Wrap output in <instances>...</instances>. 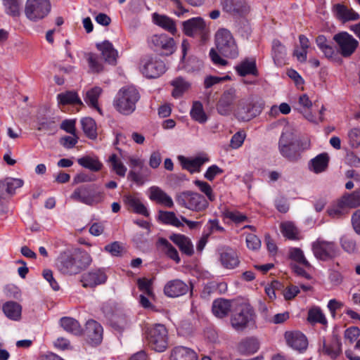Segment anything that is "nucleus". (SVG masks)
<instances>
[{
  "label": "nucleus",
  "mask_w": 360,
  "mask_h": 360,
  "mask_svg": "<svg viewBox=\"0 0 360 360\" xmlns=\"http://www.w3.org/2000/svg\"><path fill=\"white\" fill-rule=\"evenodd\" d=\"M214 43L217 50L211 49L210 57L212 63L217 66H226L228 61L223 56L235 59L239 56L238 46L232 33L226 28H219L214 34Z\"/></svg>",
  "instance_id": "obj_1"
},
{
  "label": "nucleus",
  "mask_w": 360,
  "mask_h": 360,
  "mask_svg": "<svg viewBox=\"0 0 360 360\" xmlns=\"http://www.w3.org/2000/svg\"><path fill=\"white\" fill-rule=\"evenodd\" d=\"M92 262L91 255L85 251H65L57 259L58 269L63 274H77L87 268Z\"/></svg>",
  "instance_id": "obj_2"
},
{
  "label": "nucleus",
  "mask_w": 360,
  "mask_h": 360,
  "mask_svg": "<svg viewBox=\"0 0 360 360\" xmlns=\"http://www.w3.org/2000/svg\"><path fill=\"white\" fill-rule=\"evenodd\" d=\"M140 99V94L134 86H127L121 88L117 93L113 105L121 114L129 115L136 110V105Z\"/></svg>",
  "instance_id": "obj_3"
},
{
  "label": "nucleus",
  "mask_w": 360,
  "mask_h": 360,
  "mask_svg": "<svg viewBox=\"0 0 360 360\" xmlns=\"http://www.w3.org/2000/svg\"><path fill=\"white\" fill-rule=\"evenodd\" d=\"M230 322L231 327L237 332L257 328L256 314L252 307L248 304L241 305L239 310L232 314Z\"/></svg>",
  "instance_id": "obj_4"
},
{
  "label": "nucleus",
  "mask_w": 360,
  "mask_h": 360,
  "mask_svg": "<svg viewBox=\"0 0 360 360\" xmlns=\"http://www.w3.org/2000/svg\"><path fill=\"white\" fill-rule=\"evenodd\" d=\"M70 198L75 201L92 206L103 201V193L97 191L96 185L81 186L75 189Z\"/></svg>",
  "instance_id": "obj_5"
},
{
  "label": "nucleus",
  "mask_w": 360,
  "mask_h": 360,
  "mask_svg": "<svg viewBox=\"0 0 360 360\" xmlns=\"http://www.w3.org/2000/svg\"><path fill=\"white\" fill-rule=\"evenodd\" d=\"M51 10L50 0H27L24 12L28 20L38 22L48 16Z\"/></svg>",
  "instance_id": "obj_6"
},
{
  "label": "nucleus",
  "mask_w": 360,
  "mask_h": 360,
  "mask_svg": "<svg viewBox=\"0 0 360 360\" xmlns=\"http://www.w3.org/2000/svg\"><path fill=\"white\" fill-rule=\"evenodd\" d=\"M146 340L149 347L158 352L165 350L167 345V330L164 325L155 324L148 328Z\"/></svg>",
  "instance_id": "obj_7"
},
{
  "label": "nucleus",
  "mask_w": 360,
  "mask_h": 360,
  "mask_svg": "<svg viewBox=\"0 0 360 360\" xmlns=\"http://www.w3.org/2000/svg\"><path fill=\"white\" fill-rule=\"evenodd\" d=\"M333 39L336 44L338 60H339V54L343 58H349L359 46L358 41L347 32H340L334 34Z\"/></svg>",
  "instance_id": "obj_8"
},
{
  "label": "nucleus",
  "mask_w": 360,
  "mask_h": 360,
  "mask_svg": "<svg viewBox=\"0 0 360 360\" xmlns=\"http://www.w3.org/2000/svg\"><path fill=\"white\" fill-rule=\"evenodd\" d=\"M311 250L314 257L321 261H328L340 255V250L335 243L318 238L311 243Z\"/></svg>",
  "instance_id": "obj_9"
},
{
  "label": "nucleus",
  "mask_w": 360,
  "mask_h": 360,
  "mask_svg": "<svg viewBox=\"0 0 360 360\" xmlns=\"http://www.w3.org/2000/svg\"><path fill=\"white\" fill-rule=\"evenodd\" d=\"M165 63L156 56H145L141 60L140 71L147 78H157L166 71Z\"/></svg>",
  "instance_id": "obj_10"
},
{
  "label": "nucleus",
  "mask_w": 360,
  "mask_h": 360,
  "mask_svg": "<svg viewBox=\"0 0 360 360\" xmlns=\"http://www.w3.org/2000/svg\"><path fill=\"white\" fill-rule=\"evenodd\" d=\"M176 202L181 207L196 212L205 210L208 206V202L203 195L192 191L181 193L176 198Z\"/></svg>",
  "instance_id": "obj_11"
},
{
  "label": "nucleus",
  "mask_w": 360,
  "mask_h": 360,
  "mask_svg": "<svg viewBox=\"0 0 360 360\" xmlns=\"http://www.w3.org/2000/svg\"><path fill=\"white\" fill-rule=\"evenodd\" d=\"M148 44L151 49L165 56L172 55L176 48L174 39L164 33L152 35L148 39Z\"/></svg>",
  "instance_id": "obj_12"
},
{
  "label": "nucleus",
  "mask_w": 360,
  "mask_h": 360,
  "mask_svg": "<svg viewBox=\"0 0 360 360\" xmlns=\"http://www.w3.org/2000/svg\"><path fill=\"white\" fill-rule=\"evenodd\" d=\"M122 201L126 209L135 214L148 217L150 212L141 193H128L122 196Z\"/></svg>",
  "instance_id": "obj_13"
},
{
  "label": "nucleus",
  "mask_w": 360,
  "mask_h": 360,
  "mask_svg": "<svg viewBox=\"0 0 360 360\" xmlns=\"http://www.w3.org/2000/svg\"><path fill=\"white\" fill-rule=\"evenodd\" d=\"M262 103H254L250 99H242L238 103L236 117L241 121L247 122L259 115L263 109Z\"/></svg>",
  "instance_id": "obj_14"
},
{
  "label": "nucleus",
  "mask_w": 360,
  "mask_h": 360,
  "mask_svg": "<svg viewBox=\"0 0 360 360\" xmlns=\"http://www.w3.org/2000/svg\"><path fill=\"white\" fill-rule=\"evenodd\" d=\"M236 98L237 92L235 88L231 87L225 90L217 103V112L223 116L231 115L233 110Z\"/></svg>",
  "instance_id": "obj_15"
},
{
  "label": "nucleus",
  "mask_w": 360,
  "mask_h": 360,
  "mask_svg": "<svg viewBox=\"0 0 360 360\" xmlns=\"http://www.w3.org/2000/svg\"><path fill=\"white\" fill-rule=\"evenodd\" d=\"M217 254L221 265L226 269H233L240 264L237 251L229 246H224L218 249Z\"/></svg>",
  "instance_id": "obj_16"
},
{
  "label": "nucleus",
  "mask_w": 360,
  "mask_h": 360,
  "mask_svg": "<svg viewBox=\"0 0 360 360\" xmlns=\"http://www.w3.org/2000/svg\"><path fill=\"white\" fill-rule=\"evenodd\" d=\"M107 278L104 269H93L82 274L81 282L84 288H94L105 283Z\"/></svg>",
  "instance_id": "obj_17"
},
{
  "label": "nucleus",
  "mask_w": 360,
  "mask_h": 360,
  "mask_svg": "<svg viewBox=\"0 0 360 360\" xmlns=\"http://www.w3.org/2000/svg\"><path fill=\"white\" fill-rule=\"evenodd\" d=\"M103 328L98 322L92 319L86 321L84 335L89 344H100L103 340Z\"/></svg>",
  "instance_id": "obj_18"
},
{
  "label": "nucleus",
  "mask_w": 360,
  "mask_h": 360,
  "mask_svg": "<svg viewBox=\"0 0 360 360\" xmlns=\"http://www.w3.org/2000/svg\"><path fill=\"white\" fill-rule=\"evenodd\" d=\"M184 33L188 37H194L197 34L204 36L207 28L204 20L200 17L192 18L182 23Z\"/></svg>",
  "instance_id": "obj_19"
},
{
  "label": "nucleus",
  "mask_w": 360,
  "mask_h": 360,
  "mask_svg": "<svg viewBox=\"0 0 360 360\" xmlns=\"http://www.w3.org/2000/svg\"><path fill=\"white\" fill-rule=\"evenodd\" d=\"M288 345L299 352L304 351L308 346L306 336L300 331H288L285 333Z\"/></svg>",
  "instance_id": "obj_20"
},
{
  "label": "nucleus",
  "mask_w": 360,
  "mask_h": 360,
  "mask_svg": "<svg viewBox=\"0 0 360 360\" xmlns=\"http://www.w3.org/2000/svg\"><path fill=\"white\" fill-rule=\"evenodd\" d=\"M234 69L240 77H245L247 75L257 77L259 75L256 59L254 57L243 59L234 67Z\"/></svg>",
  "instance_id": "obj_21"
},
{
  "label": "nucleus",
  "mask_w": 360,
  "mask_h": 360,
  "mask_svg": "<svg viewBox=\"0 0 360 360\" xmlns=\"http://www.w3.org/2000/svg\"><path fill=\"white\" fill-rule=\"evenodd\" d=\"M223 10L233 15H243L249 8L245 0H221Z\"/></svg>",
  "instance_id": "obj_22"
},
{
  "label": "nucleus",
  "mask_w": 360,
  "mask_h": 360,
  "mask_svg": "<svg viewBox=\"0 0 360 360\" xmlns=\"http://www.w3.org/2000/svg\"><path fill=\"white\" fill-rule=\"evenodd\" d=\"M178 160L182 167L191 173L199 172L200 167L210 160L207 155H199L193 158L179 155Z\"/></svg>",
  "instance_id": "obj_23"
},
{
  "label": "nucleus",
  "mask_w": 360,
  "mask_h": 360,
  "mask_svg": "<svg viewBox=\"0 0 360 360\" xmlns=\"http://www.w3.org/2000/svg\"><path fill=\"white\" fill-rule=\"evenodd\" d=\"M188 285L183 281L174 279L167 283L164 288L165 294L169 297H177L187 293Z\"/></svg>",
  "instance_id": "obj_24"
},
{
  "label": "nucleus",
  "mask_w": 360,
  "mask_h": 360,
  "mask_svg": "<svg viewBox=\"0 0 360 360\" xmlns=\"http://www.w3.org/2000/svg\"><path fill=\"white\" fill-rule=\"evenodd\" d=\"M332 11L336 18L343 22L357 20L360 18L358 13L342 4H336L333 5Z\"/></svg>",
  "instance_id": "obj_25"
},
{
  "label": "nucleus",
  "mask_w": 360,
  "mask_h": 360,
  "mask_svg": "<svg viewBox=\"0 0 360 360\" xmlns=\"http://www.w3.org/2000/svg\"><path fill=\"white\" fill-rule=\"evenodd\" d=\"M148 198L150 200L172 207L174 205L172 198L158 186H151L148 189Z\"/></svg>",
  "instance_id": "obj_26"
},
{
  "label": "nucleus",
  "mask_w": 360,
  "mask_h": 360,
  "mask_svg": "<svg viewBox=\"0 0 360 360\" xmlns=\"http://www.w3.org/2000/svg\"><path fill=\"white\" fill-rule=\"evenodd\" d=\"M316 44L326 58L331 61H338V52L335 48L328 42L324 35H319L316 38Z\"/></svg>",
  "instance_id": "obj_27"
},
{
  "label": "nucleus",
  "mask_w": 360,
  "mask_h": 360,
  "mask_svg": "<svg viewBox=\"0 0 360 360\" xmlns=\"http://www.w3.org/2000/svg\"><path fill=\"white\" fill-rule=\"evenodd\" d=\"M169 239L179 247L182 253L188 256L193 254V245L188 237L183 234L174 233L169 236Z\"/></svg>",
  "instance_id": "obj_28"
},
{
  "label": "nucleus",
  "mask_w": 360,
  "mask_h": 360,
  "mask_svg": "<svg viewBox=\"0 0 360 360\" xmlns=\"http://www.w3.org/2000/svg\"><path fill=\"white\" fill-rule=\"evenodd\" d=\"M97 49L101 52L105 60L109 64L115 65L118 56L117 51L112 44L108 40L96 44Z\"/></svg>",
  "instance_id": "obj_29"
},
{
  "label": "nucleus",
  "mask_w": 360,
  "mask_h": 360,
  "mask_svg": "<svg viewBox=\"0 0 360 360\" xmlns=\"http://www.w3.org/2000/svg\"><path fill=\"white\" fill-rule=\"evenodd\" d=\"M197 354L194 350L184 346L174 347L169 356V360H197Z\"/></svg>",
  "instance_id": "obj_30"
},
{
  "label": "nucleus",
  "mask_w": 360,
  "mask_h": 360,
  "mask_svg": "<svg viewBox=\"0 0 360 360\" xmlns=\"http://www.w3.org/2000/svg\"><path fill=\"white\" fill-rule=\"evenodd\" d=\"M231 309V300L224 298H219L214 300L212 303V311L213 314L217 318L222 319L226 317L229 315Z\"/></svg>",
  "instance_id": "obj_31"
},
{
  "label": "nucleus",
  "mask_w": 360,
  "mask_h": 360,
  "mask_svg": "<svg viewBox=\"0 0 360 360\" xmlns=\"http://www.w3.org/2000/svg\"><path fill=\"white\" fill-rule=\"evenodd\" d=\"M271 55L276 66L281 67L285 65L286 49L278 39H274L272 41Z\"/></svg>",
  "instance_id": "obj_32"
},
{
  "label": "nucleus",
  "mask_w": 360,
  "mask_h": 360,
  "mask_svg": "<svg viewBox=\"0 0 360 360\" xmlns=\"http://www.w3.org/2000/svg\"><path fill=\"white\" fill-rule=\"evenodd\" d=\"M259 348V341L254 337H248L242 340L238 345V352L245 355L255 354L258 351Z\"/></svg>",
  "instance_id": "obj_33"
},
{
  "label": "nucleus",
  "mask_w": 360,
  "mask_h": 360,
  "mask_svg": "<svg viewBox=\"0 0 360 360\" xmlns=\"http://www.w3.org/2000/svg\"><path fill=\"white\" fill-rule=\"evenodd\" d=\"M329 157L327 153H321L311 159L309 164V168L316 174L324 172L328 167Z\"/></svg>",
  "instance_id": "obj_34"
},
{
  "label": "nucleus",
  "mask_w": 360,
  "mask_h": 360,
  "mask_svg": "<svg viewBox=\"0 0 360 360\" xmlns=\"http://www.w3.org/2000/svg\"><path fill=\"white\" fill-rule=\"evenodd\" d=\"M107 163L112 172L115 173L120 177H124L127 171V168L120 159V158L115 153L111 154L107 160Z\"/></svg>",
  "instance_id": "obj_35"
},
{
  "label": "nucleus",
  "mask_w": 360,
  "mask_h": 360,
  "mask_svg": "<svg viewBox=\"0 0 360 360\" xmlns=\"http://www.w3.org/2000/svg\"><path fill=\"white\" fill-rule=\"evenodd\" d=\"M3 311L9 319L18 321L21 317L22 307L18 303L9 301L4 304Z\"/></svg>",
  "instance_id": "obj_36"
},
{
  "label": "nucleus",
  "mask_w": 360,
  "mask_h": 360,
  "mask_svg": "<svg viewBox=\"0 0 360 360\" xmlns=\"http://www.w3.org/2000/svg\"><path fill=\"white\" fill-rule=\"evenodd\" d=\"M153 20L155 25L168 31L172 34H176V25L170 18L166 15H162L155 13L153 14Z\"/></svg>",
  "instance_id": "obj_37"
},
{
  "label": "nucleus",
  "mask_w": 360,
  "mask_h": 360,
  "mask_svg": "<svg viewBox=\"0 0 360 360\" xmlns=\"http://www.w3.org/2000/svg\"><path fill=\"white\" fill-rule=\"evenodd\" d=\"M323 352L331 359H335L342 352V343L335 338L329 343H323Z\"/></svg>",
  "instance_id": "obj_38"
},
{
  "label": "nucleus",
  "mask_w": 360,
  "mask_h": 360,
  "mask_svg": "<svg viewBox=\"0 0 360 360\" xmlns=\"http://www.w3.org/2000/svg\"><path fill=\"white\" fill-rule=\"evenodd\" d=\"M60 326L67 332L78 335L82 333V328L79 322L71 317L65 316L60 319Z\"/></svg>",
  "instance_id": "obj_39"
},
{
  "label": "nucleus",
  "mask_w": 360,
  "mask_h": 360,
  "mask_svg": "<svg viewBox=\"0 0 360 360\" xmlns=\"http://www.w3.org/2000/svg\"><path fill=\"white\" fill-rule=\"evenodd\" d=\"M191 117L200 124L207 121V116L204 110L203 105L200 101H194L190 110Z\"/></svg>",
  "instance_id": "obj_40"
},
{
  "label": "nucleus",
  "mask_w": 360,
  "mask_h": 360,
  "mask_svg": "<svg viewBox=\"0 0 360 360\" xmlns=\"http://www.w3.org/2000/svg\"><path fill=\"white\" fill-rule=\"evenodd\" d=\"M171 84L174 86L172 96L175 98H180L191 86L190 83L181 77L173 79Z\"/></svg>",
  "instance_id": "obj_41"
},
{
  "label": "nucleus",
  "mask_w": 360,
  "mask_h": 360,
  "mask_svg": "<svg viewBox=\"0 0 360 360\" xmlns=\"http://www.w3.org/2000/svg\"><path fill=\"white\" fill-rule=\"evenodd\" d=\"M102 89L98 86H95L88 90L84 98V101L91 108L96 109L101 112V109L98 105V99L101 94Z\"/></svg>",
  "instance_id": "obj_42"
},
{
  "label": "nucleus",
  "mask_w": 360,
  "mask_h": 360,
  "mask_svg": "<svg viewBox=\"0 0 360 360\" xmlns=\"http://www.w3.org/2000/svg\"><path fill=\"white\" fill-rule=\"evenodd\" d=\"M77 162L82 167L93 172H98L103 167V164L96 157L84 156L79 158Z\"/></svg>",
  "instance_id": "obj_43"
},
{
  "label": "nucleus",
  "mask_w": 360,
  "mask_h": 360,
  "mask_svg": "<svg viewBox=\"0 0 360 360\" xmlns=\"http://www.w3.org/2000/svg\"><path fill=\"white\" fill-rule=\"evenodd\" d=\"M340 203L347 207H356L360 206V188L351 193H346L340 198Z\"/></svg>",
  "instance_id": "obj_44"
},
{
  "label": "nucleus",
  "mask_w": 360,
  "mask_h": 360,
  "mask_svg": "<svg viewBox=\"0 0 360 360\" xmlns=\"http://www.w3.org/2000/svg\"><path fill=\"white\" fill-rule=\"evenodd\" d=\"M281 232L284 237L289 240H298L299 231L294 223L285 221L281 224Z\"/></svg>",
  "instance_id": "obj_45"
},
{
  "label": "nucleus",
  "mask_w": 360,
  "mask_h": 360,
  "mask_svg": "<svg viewBox=\"0 0 360 360\" xmlns=\"http://www.w3.org/2000/svg\"><path fill=\"white\" fill-rule=\"evenodd\" d=\"M57 100L59 104L67 105V104H78L82 105V101L78 96L77 94L75 91H66L58 94Z\"/></svg>",
  "instance_id": "obj_46"
},
{
  "label": "nucleus",
  "mask_w": 360,
  "mask_h": 360,
  "mask_svg": "<svg viewBox=\"0 0 360 360\" xmlns=\"http://www.w3.org/2000/svg\"><path fill=\"white\" fill-rule=\"evenodd\" d=\"M158 245L163 248V250L168 257L174 260L176 264L180 262L181 259L177 250L166 238H159Z\"/></svg>",
  "instance_id": "obj_47"
},
{
  "label": "nucleus",
  "mask_w": 360,
  "mask_h": 360,
  "mask_svg": "<svg viewBox=\"0 0 360 360\" xmlns=\"http://www.w3.org/2000/svg\"><path fill=\"white\" fill-rule=\"evenodd\" d=\"M307 320L311 323L326 325L328 323L322 310L318 307H314L309 310Z\"/></svg>",
  "instance_id": "obj_48"
},
{
  "label": "nucleus",
  "mask_w": 360,
  "mask_h": 360,
  "mask_svg": "<svg viewBox=\"0 0 360 360\" xmlns=\"http://www.w3.org/2000/svg\"><path fill=\"white\" fill-rule=\"evenodd\" d=\"M82 129L84 134L90 139L96 138V126L95 121L90 117H85L81 120Z\"/></svg>",
  "instance_id": "obj_49"
},
{
  "label": "nucleus",
  "mask_w": 360,
  "mask_h": 360,
  "mask_svg": "<svg viewBox=\"0 0 360 360\" xmlns=\"http://www.w3.org/2000/svg\"><path fill=\"white\" fill-rule=\"evenodd\" d=\"M6 13L11 16L17 17L20 13V0H2Z\"/></svg>",
  "instance_id": "obj_50"
},
{
  "label": "nucleus",
  "mask_w": 360,
  "mask_h": 360,
  "mask_svg": "<svg viewBox=\"0 0 360 360\" xmlns=\"http://www.w3.org/2000/svg\"><path fill=\"white\" fill-rule=\"evenodd\" d=\"M160 219L165 224H170L176 227H180L183 224L176 214L172 212L160 211Z\"/></svg>",
  "instance_id": "obj_51"
},
{
  "label": "nucleus",
  "mask_w": 360,
  "mask_h": 360,
  "mask_svg": "<svg viewBox=\"0 0 360 360\" xmlns=\"http://www.w3.org/2000/svg\"><path fill=\"white\" fill-rule=\"evenodd\" d=\"M37 129L48 134H53L56 131V125L51 119L42 118L39 120Z\"/></svg>",
  "instance_id": "obj_52"
},
{
  "label": "nucleus",
  "mask_w": 360,
  "mask_h": 360,
  "mask_svg": "<svg viewBox=\"0 0 360 360\" xmlns=\"http://www.w3.org/2000/svg\"><path fill=\"white\" fill-rule=\"evenodd\" d=\"M342 248L347 252L354 253L356 250V244L354 239L349 235H344L340 238Z\"/></svg>",
  "instance_id": "obj_53"
},
{
  "label": "nucleus",
  "mask_w": 360,
  "mask_h": 360,
  "mask_svg": "<svg viewBox=\"0 0 360 360\" xmlns=\"http://www.w3.org/2000/svg\"><path fill=\"white\" fill-rule=\"evenodd\" d=\"M137 285L139 289L143 292L145 295H146L148 297H153L154 294L153 292L152 285L153 281L152 279H148L146 278H139L137 280Z\"/></svg>",
  "instance_id": "obj_54"
},
{
  "label": "nucleus",
  "mask_w": 360,
  "mask_h": 360,
  "mask_svg": "<svg viewBox=\"0 0 360 360\" xmlns=\"http://www.w3.org/2000/svg\"><path fill=\"white\" fill-rule=\"evenodd\" d=\"M289 255H290V257L292 260L298 262L299 264L304 265L306 267L310 266V264L305 258L304 252L301 249L297 248H291L290 250Z\"/></svg>",
  "instance_id": "obj_55"
},
{
  "label": "nucleus",
  "mask_w": 360,
  "mask_h": 360,
  "mask_svg": "<svg viewBox=\"0 0 360 360\" xmlns=\"http://www.w3.org/2000/svg\"><path fill=\"white\" fill-rule=\"evenodd\" d=\"M6 185V193L13 195L17 188L23 186L24 181L21 179L18 178H6L4 179Z\"/></svg>",
  "instance_id": "obj_56"
},
{
  "label": "nucleus",
  "mask_w": 360,
  "mask_h": 360,
  "mask_svg": "<svg viewBox=\"0 0 360 360\" xmlns=\"http://www.w3.org/2000/svg\"><path fill=\"white\" fill-rule=\"evenodd\" d=\"M223 214L226 218L229 219L235 224H240L244 221H248V219L246 215L236 210H225Z\"/></svg>",
  "instance_id": "obj_57"
},
{
  "label": "nucleus",
  "mask_w": 360,
  "mask_h": 360,
  "mask_svg": "<svg viewBox=\"0 0 360 360\" xmlns=\"http://www.w3.org/2000/svg\"><path fill=\"white\" fill-rule=\"evenodd\" d=\"M87 61L89 69L92 72H99L103 70V64L96 55L89 53L87 57Z\"/></svg>",
  "instance_id": "obj_58"
},
{
  "label": "nucleus",
  "mask_w": 360,
  "mask_h": 360,
  "mask_svg": "<svg viewBox=\"0 0 360 360\" xmlns=\"http://www.w3.org/2000/svg\"><path fill=\"white\" fill-rule=\"evenodd\" d=\"M195 185L198 187L201 192L204 193L210 201L214 200L212 188L209 184L200 180H195Z\"/></svg>",
  "instance_id": "obj_59"
},
{
  "label": "nucleus",
  "mask_w": 360,
  "mask_h": 360,
  "mask_svg": "<svg viewBox=\"0 0 360 360\" xmlns=\"http://www.w3.org/2000/svg\"><path fill=\"white\" fill-rule=\"evenodd\" d=\"M128 180L133 181L137 186H142L147 181V176L141 174L140 172H136L134 169H131L127 175Z\"/></svg>",
  "instance_id": "obj_60"
},
{
  "label": "nucleus",
  "mask_w": 360,
  "mask_h": 360,
  "mask_svg": "<svg viewBox=\"0 0 360 360\" xmlns=\"http://www.w3.org/2000/svg\"><path fill=\"white\" fill-rule=\"evenodd\" d=\"M360 336V329L356 326H352L345 330L344 338L349 343H353L358 340Z\"/></svg>",
  "instance_id": "obj_61"
},
{
  "label": "nucleus",
  "mask_w": 360,
  "mask_h": 360,
  "mask_svg": "<svg viewBox=\"0 0 360 360\" xmlns=\"http://www.w3.org/2000/svg\"><path fill=\"white\" fill-rule=\"evenodd\" d=\"M349 143L352 148L360 146V128H353L348 132Z\"/></svg>",
  "instance_id": "obj_62"
},
{
  "label": "nucleus",
  "mask_w": 360,
  "mask_h": 360,
  "mask_svg": "<svg viewBox=\"0 0 360 360\" xmlns=\"http://www.w3.org/2000/svg\"><path fill=\"white\" fill-rule=\"evenodd\" d=\"M293 143L294 136L292 132L288 129H285L279 139L278 147L282 146L293 145Z\"/></svg>",
  "instance_id": "obj_63"
},
{
  "label": "nucleus",
  "mask_w": 360,
  "mask_h": 360,
  "mask_svg": "<svg viewBox=\"0 0 360 360\" xmlns=\"http://www.w3.org/2000/svg\"><path fill=\"white\" fill-rule=\"evenodd\" d=\"M279 152L284 158L289 160L294 161L297 160V153L292 148V145L282 146L278 147Z\"/></svg>",
  "instance_id": "obj_64"
}]
</instances>
